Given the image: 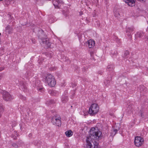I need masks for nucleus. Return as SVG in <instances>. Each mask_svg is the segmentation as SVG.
Instances as JSON below:
<instances>
[{
	"label": "nucleus",
	"mask_w": 148,
	"mask_h": 148,
	"mask_svg": "<svg viewBox=\"0 0 148 148\" xmlns=\"http://www.w3.org/2000/svg\"><path fill=\"white\" fill-rule=\"evenodd\" d=\"M20 86L21 87V88L22 89L24 88L25 89L26 88V87L25 85L24 84L23 82H21V83L20 84Z\"/></svg>",
	"instance_id": "17"
},
{
	"label": "nucleus",
	"mask_w": 148,
	"mask_h": 148,
	"mask_svg": "<svg viewBox=\"0 0 148 148\" xmlns=\"http://www.w3.org/2000/svg\"><path fill=\"white\" fill-rule=\"evenodd\" d=\"M53 3L55 7H58L61 4H63V2L61 0H53Z\"/></svg>",
	"instance_id": "8"
},
{
	"label": "nucleus",
	"mask_w": 148,
	"mask_h": 148,
	"mask_svg": "<svg viewBox=\"0 0 148 148\" xmlns=\"http://www.w3.org/2000/svg\"><path fill=\"white\" fill-rule=\"evenodd\" d=\"M124 1L128 3L129 5L132 6L134 5L136 0H123Z\"/></svg>",
	"instance_id": "10"
},
{
	"label": "nucleus",
	"mask_w": 148,
	"mask_h": 148,
	"mask_svg": "<svg viewBox=\"0 0 148 148\" xmlns=\"http://www.w3.org/2000/svg\"><path fill=\"white\" fill-rule=\"evenodd\" d=\"M102 132L94 128L90 131L89 136L87 138L86 146L87 148H97L98 143L96 142L101 139Z\"/></svg>",
	"instance_id": "1"
},
{
	"label": "nucleus",
	"mask_w": 148,
	"mask_h": 148,
	"mask_svg": "<svg viewBox=\"0 0 148 148\" xmlns=\"http://www.w3.org/2000/svg\"><path fill=\"white\" fill-rule=\"evenodd\" d=\"M51 122L53 124L56 126H59L61 124L60 118L59 116H55L52 118Z\"/></svg>",
	"instance_id": "4"
},
{
	"label": "nucleus",
	"mask_w": 148,
	"mask_h": 148,
	"mask_svg": "<svg viewBox=\"0 0 148 148\" xmlns=\"http://www.w3.org/2000/svg\"><path fill=\"white\" fill-rule=\"evenodd\" d=\"M3 96L4 99L6 101H10L12 99V96L6 91L4 92Z\"/></svg>",
	"instance_id": "6"
},
{
	"label": "nucleus",
	"mask_w": 148,
	"mask_h": 148,
	"mask_svg": "<svg viewBox=\"0 0 148 148\" xmlns=\"http://www.w3.org/2000/svg\"><path fill=\"white\" fill-rule=\"evenodd\" d=\"M12 146L15 148H17L18 147V146L16 145V144L13 143L12 144Z\"/></svg>",
	"instance_id": "23"
},
{
	"label": "nucleus",
	"mask_w": 148,
	"mask_h": 148,
	"mask_svg": "<svg viewBox=\"0 0 148 148\" xmlns=\"http://www.w3.org/2000/svg\"><path fill=\"white\" fill-rule=\"evenodd\" d=\"M42 89V88H39L38 89V90L39 91L41 90Z\"/></svg>",
	"instance_id": "27"
},
{
	"label": "nucleus",
	"mask_w": 148,
	"mask_h": 148,
	"mask_svg": "<svg viewBox=\"0 0 148 148\" xmlns=\"http://www.w3.org/2000/svg\"><path fill=\"white\" fill-rule=\"evenodd\" d=\"M107 68L109 71H111L113 69V66L112 65H108Z\"/></svg>",
	"instance_id": "20"
},
{
	"label": "nucleus",
	"mask_w": 148,
	"mask_h": 148,
	"mask_svg": "<svg viewBox=\"0 0 148 148\" xmlns=\"http://www.w3.org/2000/svg\"><path fill=\"white\" fill-rule=\"evenodd\" d=\"M109 81L106 80L104 82V84L106 86H108L109 85Z\"/></svg>",
	"instance_id": "22"
},
{
	"label": "nucleus",
	"mask_w": 148,
	"mask_h": 148,
	"mask_svg": "<svg viewBox=\"0 0 148 148\" xmlns=\"http://www.w3.org/2000/svg\"><path fill=\"white\" fill-rule=\"evenodd\" d=\"M6 28L7 29H8L10 28V26H8Z\"/></svg>",
	"instance_id": "26"
},
{
	"label": "nucleus",
	"mask_w": 148,
	"mask_h": 148,
	"mask_svg": "<svg viewBox=\"0 0 148 148\" xmlns=\"http://www.w3.org/2000/svg\"><path fill=\"white\" fill-rule=\"evenodd\" d=\"M51 102H52L51 103H53V102H52V101H51Z\"/></svg>",
	"instance_id": "31"
},
{
	"label": "nucleus",
	"mask_w": 148,
	"mask_h": 148,
	"mask_svg": "<svg viewBox=\"0 0 148 148\" xmlns=\"http://www.w3.org/2000/svg\"><path fill=\"white\" fill-rule=\"evenodd\" d=\"M143 32H138L136 34V36L140 37L143 34Z\"/></svg>",
	"instance_id": "19"
},
{
	"label": "nucleus",
	"mask_w": 148,
	"mask_h": 148,
	"mask_svg": "<svg viewBox=\"0 0 148 148\" xmlns=\"http://www.w3.org/2000/svg\"><path fill=\"white\" fill-rule=\"evenodd\" d=\"M121 9L117 7L115 8L114 10V16L116 17H118L120 15Z\"/></svg>",
	"instance_id": "9"
},
{
	"label": "nucleus",
	"mask_w": 148,
	"mask_h": 148,
	"mask_svg": "<svg viewBox=\"0 0 148 148\" xmlns=\"http://www.w3.org/2000/svg\"><path fill=\"white\" fill-rule=\"evenodd\" d=\"M32 42H33V43H34V42H33V41H32Z\"/></svg>",
	"instance_id": "30"
},
{
	"label": "nucleus",
	"mask_w": 148,
	"mask_h": 148,
	"mask_svg": "<svg viewBox=\"0 0 148 148\" xmlns=\"http://www.w3.org/2000/svg\"><path fill=\"white\" fill-rule=\"evenodd\" d=\"M88 42V47L89 48H92L95 46V43L94 41L92 40H90Z\"/></svg>",
	"instance_id": "11"
},
{
	"label": "nucleus",
	"mask_w": 148,
	"mask_h": 148,
	"mask_svg": "<svg viewBox=\"0 0 148 148\" xmlns=\"http://www.w3.org/2000/svg\"><path fill=\"white\" fill-rule=\"evenodd\" d=\"M3 110V106H0V117L1 116Z\"/></svg>",
	"instance_id": "18"
},
{
	"label": "nucleus",
	"mask_w": 148,
	"mask_h": 148,
	"mask_svg": "<svg viewBox=\"0 0 148 148\" xmlns=\"http://www.w3.org/2000/svg\"><path fill=\"white\" fill-rule=\"evenodd\" d=\"M65 134L66 136L68 137H70L73 134L71 130L67 131L66 132Z\"/></svg>",
	"instance_id": "14"
},
{
	"label": "nucleus",
	"mask_w": 148,
	"mask_h": 148,
	"mask_svg": "<svg viewBox=\"0 0 148 148\" xmlns=\"http://www.w3.org/2000/svg\"><path fill=\"white\" fill-rule=\"evenodd\" d=\"M31 135V134H29V136H30Z\"/></svg>",
	"instance_id": "28"
},
{
	"label": "nucleus",
	"mask_w": 148,
	"mask_h": 148,
	"mask_svg": "<svg viewBox=\"0 0 148 148\" xmlns=\"http://www.w3.org/2000/svg\"><path fill=\"white\" fill-rule=\"evenodd\" d=\"M99 107L97 104L93 103L92 104L90 107L89 113L92 115L97 114L99 111Z\"/></svg>",
	"instance_id": "3"
},
{
	"label": "nucleus",
	"mask_w": 148,
	"mask_h": 148,
	"mask_svg": "<svg viewBox=\"0 0 148 148\" xmlns=\"http://www.w3.org/2000/svg\"><path fill=\"white\" fill-rule=\"evenodd\" d=\"M147 40H148V37H147Z\"/></svg>",
	"instance_id": "29"
},
{
	"label": "nucleus",
	"mask_w": 148,
	"mask_h": 148,
	"mask_svg": "<svg viewBox=\"0 0 148 148\" xmlns=\"http://www.w3.org/2000/svg\"><path fill=\"white\" fill-rule=\"evenodd\" d=\"M45 81L46 83L51 87L54 86L56 84V81L54 77L51 74H48L45 76Z\"/></svg>",
	"instance_id": "2"
},
{
	"label": "nucleus",
	"mask_w": 148,
	"mask_h": 148,
	"mask_svg": "<svg viewBox=\"0 0 148 148\" xmlns=\"http://www.w3.org/2000/svg\"><path fill=\"white\" fill-rule=\"evenodd\" d=\"M134 30V28L132 27L127 28H126V32L127 33V35H130Z\"/></svg>",
	"instance_id": "12"
},
{
	"label": "nucleus",
	"mask_w": 148,
	"mask_h": 148,
	"mask_svg": "<svg viewBox=\"0 0 148 148\" xmlns=\"http://www.w3.org/2000/svg\"><path fill=\"white\" fill-rule=\"evenodd\" d=\"M144 140L143 138L140 136L136 137L135 138L134 143L136 146L140 147L143 143Z\"/></svg>",
	"instance_id": "5"
},
{
	"label": "nucleus",
	"mask_w": 148,
	"mask_h": 148,
	"mask_svg": "<svg viewBox=\"0 0 148 148\" xmlns=\"http://www.w3.org/2000/svg\"><path fill=\"white\" fill-rule=\"evenodd\" d=\"M129 54V52L128 51H125V53L123 56V58H127L128 57V56Z\"/></svg>",
	"instance_id": "16"
},
{
	"label": "nucleus",
	"mask_w": 148,
	"mask_h": 148,
	"mask_svg": "<svg viewBox=\"0 0 148 148\" xmlns=\"http://www.w3.org/2000/svg\"><path fill=\"white\" fill-rule=\"evenodd\" d=\"M141 112L140 113V115H141V117L142 118H143L144 117V114H143V113H142V112Z\"/></svg>",
	"instance_id": "24"
},
{
	"label": "nucleus",
	"mask_w": 148,
	"mask_h": 148,
	"mask_svg": "<svg viewBox=\"0 0 148 148\" xmlns=\"http://www.w3.org/2000/svg\"><path fill=\"white\" fill-rule=\"evenodd\" d=\"M1 35V33H0V35Z\"/></svg>",
	"instance_id": "32"
},
{
	"label": "nucleus",
	"mask_w": 148,
	"mask_h": 148,
	"mask_svg": "<svg viewBox=\"0 0 148 148\" xmlns=\"http://www.w3.org/2000/svg\"><path fill=\"white\" fill-rule=\"evenodd\" d=\"M61 100L63 103L66 102L68 100V97L65 96H62L61 98Z\"/></svg>",
	"instance_id": "15"
},
{
	"label": "nucleus",
	"mask_w": 148,
	"mask_h": 148,
	"mask_svg": "<svg viewBox=\"0 0 148 148\" xmlns=\"http://www.w3.org/2000/svg\"><path fill=\"white\" fill-rule=\"evenodd\" d=\"M119 127L118 128L114 129L112 131L111 133V135L112 136H114L116 133L119 130Z\"/></svg>",
	"instance_id": "13"
},
{
	"label": "nucleus",
	"mask_w": 148,
	"mask_h": 148,
	"mask_svg": "<svg viewBox=\"0 0 148 148\" xmlns=\"http://www.w3.org/2000/svg\"><path fill=\"white\" fill-rule=\"evenodd\" d=\"M41 40L44 46H46L47 48L50 47L51 43L49 41V39L48 38H42Z\"/></svg>",
	"instance_id": "7"
},
{
	"label": "nucleus",
	"mask_w": 148,
	"mask_h": 148,
	"mask_svg": "<svg viewBox=\"0 0 148 148\" xmlns=\"http://www.w3.org/2000/svg\"><path fill=\"white\" fill-rule=\"evenodd\" d=\"M19 97L23 100H25L26 99V97H25L24 96L22 95H21L19 96Z\"/></svg>",
	"instance_id": "21"
},
{
	"label": "nucleus",
	"mask_w": 148,
	"mask_h": 148,
	"mask_svg": "<svg viewBox=\"0 0 148 148\" xmlns=\"http://www.w3.org/2000/svg\"><path fill=\"white\" fill-rule=\"evenodd\" d=\"M55 92V91H54V90H52V91H51V94H52V95H55V94H53L52 93L53 92Z\"/></svg>",
	"instance_id": "25"
}]
</instances>
